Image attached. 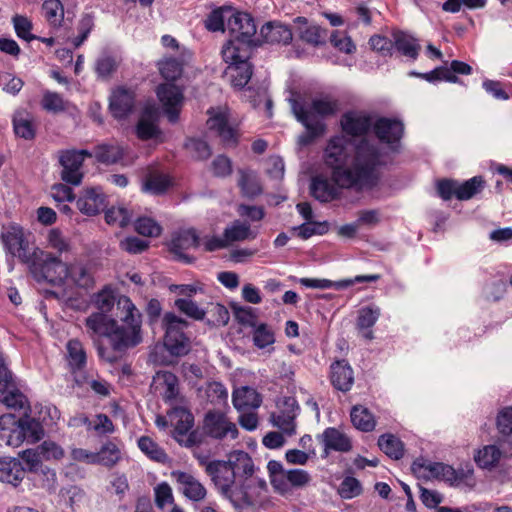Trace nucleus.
I'll use <instances>...</instances> for the list:
<instances>
[{"label":"nucleus","mask_w":512,"mask_h":512,"mask_svg":"<svg viewBox=\"0 0 512 512\" xmlns=\"http://www.w3.org/2000/svg\"><path fill=\"white\" fill-rule=\"evenodd\" d=\"M324 162L332 172V180L339 187L371 190L380 181L384 165L379 147L366 138L332 137L324 150Z\"/></svg>","instance_id":"1"},{"label":"nucleus","mask_w":512,"mask_h":512,"mask_svg":"<svg viewBox=\"0 0 512 512\" xmlns=\"http://www.w3.org/2000/svg\"><path fill=\"white\" fill-rule=\"evenodd\" d=\"M117 309L121 311L118 315L121 324L103 312H93L85 319L87 333L91 338L106 337L109 340L112 351L102 345L97 346L99 357L109 363L118 361L116 352H124L142 342V314L131 299L120 296Z\"/></svg>","instance_id":"2"},{"label":"nucleus","mask_w":512,"mask_h":512,"mask_svg":"<svg viewBox=\"0 0 512 512\" xmlns=\"http://www.w3.org/2000/svg\"><path fill=\"white\" fill-rule=\"evenodd\" d=\"M255 471L252 457L243 450H234L227 455L226 460H213L206 467V473L218 492L236 509L254 505L248 489Z\"/></svg>","instance_id":"3"},{"label":"nucleus","mask_w":512,"mask_h":512,"mask_svg":"<svg viewBox=\"0 0 512 512\" xmlns=\"http://www.w3.org/2000/svg\"><path fill=\"white\" fill-rule=\"evenodd\" d=\"M222 58L228 64L224 71L231 85L236 89L244 88L253 74V66L249 62L251 51L247 47L223 46Z\"/></svg>","instance_id":"4"},{"label":"nucleus","mask_w":512,"mask_h":512,"mask_svg":"<svg viewBox=\"0 0 512 512\" xmlns=\"http://www.w3.org/2000/svg\"><path fill=\"white\" fill-rule=\"evenodd\" d=\"M30 273L38 282L61 284L67 279V265L51 253L35 248L27 263Z\"/></svg>","instance_id":"5"},{"label":"nucleus","mask_w":512,"mask_h":512,"mask_svg":"<svg viewBox=\"0 0 512 512\" xmlns=\"http://www.w3.org/2000/svg\"><path fill=\"white\" fill-rule=\"evenodd\" d=\"M267 470L273 489L281 494H289L292 489L308 486L312 480L309 472L303 469H284L281 462L270 460Z\"/></svg>","instance_id":"6"},{"label":"nucleus","mask_w":512,"mask_h":512,"mask_svg":"<svg viewBox=\"0 0 512 512\" xmlns=\"http://www.w3.org/2000/svg\"><path fill=\"white\" fill-rule=\"evenodd\" d=\"M228 30L232 35L224 46L247 47L250 51L252 47L259 45V40L255 37L256 25L252 16L246 12H235L228 18Z\"/></svg>","instance_id":"7"},{"label":"nucleus","mask_w":512,"mask_h":512,"mask_svg":"<svg viewBox=\"0 0 512 512\" xmlns=\"http://www.w3.org/2000/svg\"><path fill=\"white\" fill-rule=\"evenodd\" d=\"M187 322L174 313H166L163 318L165 329L164 345L170 354L174 356L186 355L190 350V340L185 335L184 329Z\"/></svg>","instance_id":"8"},{"label":"nucleus","mask_w":512,"mask_h":512,"mask_svg":"<svg viewBox=\"0 0 512 512\" xmlns=\"http://www.w3.org/2000/svg\"><path fill=\"white\" fill-rule=\"evenodd\" d=\"M300 407L294 397L288 396L279 399L277 402V411L270 416L272 424L279 428L287 436L296 433V417Z\"/></svg>","instance_id":"9"},{"label":"nucleus","mask_w":512,"mask_h":512,"mask_svg":"<svg viewBox=\"0 0 512 512\" xmlns=\"http://www.w3.org/2000/svg\"><path fill=\"white\" fill-rule=\"evenodd\" d=\"M85 157H92V153L87 150H66L60 155V164L62 166L61 179L71 185H80L83 179L81 167Z\"/></svg>","instance_id":"10"},{"label":"nucleus","mask_w":512,"mask_h":512,"mask_svg":"<svg viewBox=\"0 0 512 512\" xmlns=\"http://www.w3.org/2000/svg\"><path fill=\"white\" fill-rule=\"evenodd\" d=\"M203 429L207 436L216 440H223L227 437L234 440L239 434L236 424L220 411L210 410L205 414Z\"/></svg>","instance_id":"11"},{"label":"nucleus","mask_w":512,"mask_h":512,"mask_svg":"<svg viewBox=\"0 0 512 512\" xmlns=\"http://www.w3.org/2000/svg\"><path fill=\"white\" fill-rule=\"evenodd\" d=\"M156 94L169 122L176 123L184 102L183 89L167 82L157 87Z\"/></svg>","instance_id":"12"},{"label":"nucleus","mask_w":512,"mask_h":512,"mask_svg":"<svg viewBox=\"0 0 512 512\" xmlns=\"http://www.w3.org/2000/svg\"><path fill=\"white\" fill-rule=\"evenodd\" d=\"M289 101L296 119L306 128V133L299 137V143L301 145H308L317 137L324 134L326 125L322 120L310 119L309 114L305 110V105L297 99L291 98Z\"/></svg>","instance_id":"13"},{"label":"nucleus","mask_w":512,"mask_h":512,"mask_svg":"<svg viewBox=\"0 0 512 512\" xmlns=\"http://www.w3.org/2000/svg\"><path fill=\"white\" fill-rule=\"evenodd\" d=\"M208 113V128L215 131L225 146L235 147L238 144L239 133L237 128L230 124L227 113L214 109H210Z\"/></svg>","instance_id":"14"},{"label":"nucleus","mask_w":512,"mask_h":512,"mask_svg":"<svg viewBox=\"0 0 512 512\" xmlns=\"http://www.w3.org/2000/svg\"><path fill=\"white\" fill-rule=\"evenodd\" d=\"M373 125L371 115L365 111L350 110L345 112L340 119L343 133L351 137L365 136L373 128Z\"/></svg>","instance_id":"15"},{"label":"nucleus","mask_w":512,"mask_h":512,"mask_svg":"<svg viewBox=\"0 0 512 512\" xmlns=\"http://www.w3.org/2000/svg\"><path fill=\"white\" fill-rule=\"evenodd\" d=\"M200 245V238L195 229H185L175 232L172 235L169 248L170 251L181 261L191 263L194 258L185 254L186 250L197 248Z\"/></svg>","instance_id":"16"},{"label":"nucleus","mask_w":512,"mask_h":512,"mask_svg":"<svg viewBox=\"0 0 512 512\" xmlns=\"http://www.w3.org/2000/svg\"><path fill=\"white\" fill-rule=\"evenodd\" d=\"M373 132L380 142L393 147L401 140L404 125L400 120L380 117L374 122Z\"/></svg>","instance_id":"17"},{"label":"nucleus","mask_w":512,"mask_h":512,"mask_svg":"<svg viewBox=\"0 0 512 512\" xmlns=\"http://www.w3.org/2000/svg\"><path fill=\"white\" fill-rule=\"evenodd\" d=\"M379 274H371V275H357L351 279H343L339 281H331L328 279H317V278H301L300 283L307 287L313 289H345L352 286L355 283H363V282H377L380 279Z\"/></svg>","instance_id":"18"},{"label":"nucleus","mask_w":512,"mask_h":512,"mask_svg":"<svg viewBox=\"0 0 512 512\" xmlns=\"http://www.w3.org/2000/svg\"><path fill=\"white\" fill-rule=\"evenodd\" d=\"M172 477L181 486L182 493L188 499L199 502L206 497V488L193 475L183 471H173Z\"/></svg>","instance_id":"19"},{"label":"nucleus","mask_w":512,"mask_h":512,"mask_svg":"<svg viewBox=\"0 0 512 512\" xmlns=\"http://www.w3.org/2000/svg\"><path fill=\"white\" fill-rule=\"evenodd\" d=\"M158 111L153 106H147L143 109L140 119L136 126V134L141 140H149L160 135L161 131L157 125Z\"/></svg>","instance_id":"20"},{"label":"nucleus","mask_w":512,"mask_h":512,"mask_svg":"<svg viewBox=\"0 0 512 512\" xmlns=\"http://www.w3.org/2000/svg\"><path fill=\"white\" fill-rule=\"evenodd\" d=\"M77 208L85 215H97L106 208L105 195L95 188L87 189L76 201Z\"/></svg>","instance_id":"21"},{"label":"nucleus","mask_w":512,"mask_h":512,"mask_svg":"<svg viewBox=\"0 0 512 512\" xmlns=\"http://www.w3.org/2000/svg\"><path fill=\"white\" fill-rule=\"evenodd\" d=\"M2 240L6 251L27 265L32 253L29 252L28 242L24 239L23 234L21 232L8 231L2 234Z\"/></svg>","instance_id":"22"},{"label":"nucleus","mask_w":512,"mask_h":512,"mask_svg":"<svg viewBox=\"0 0 512 512\" xmlns=\"http://www.w3.org/2000/svg\"><path fill=\"white\" fill-rule=\"evenodd\" d=\"M340 109L339 101L329 94H322L312 99L309 107L305 110L309 114V118L318 120L316 116L322 118L335 115Z\"/></svg>","instance_id":"23"},{"label":"nucleus","mask_w":512,"mask_h":512,"mask_svg":"<svg viewBox=\"0 0 512 512\" xmlns=\"http://www.w3.org/2000/svg\"><path fill=\"white\" fill-rule=\"evenodd\" d=\"M134 107V93L125 88L116 89L110 97L109 108L115 118L127 117Z\"/></svg>","instance_id":"24"},{"label":"nucleus","mask_w":512,"mask_h":512,"mask_svg":"<svg viewBox=\"0 0 512 512\" xmlns=\"http://www.w3.org/2000/svg\"><path fill=\"white\" fill-rule=\"evenodd\" d=\"M320 442L324 445L325 452L330 450L338 452H349L352 449L350 438L335 427L326 428L321 435L318 436Z\"/></svg>","instance_id":"25"},{"label":"nucleus","mask_w":512,"mask_h":512,"mask_svg":"<svg viewBox=\"0 0 512 512\" xmlns=\"http://www.w3.org/2000/svg\"><path fill=\"white\" fill-rule=\"evenodd\" d=\"M330 380L334 388L339 391H349L354 383V375L351 366L345 361H336L331 364Z\"/></svg>","instance_id":"26"},{"label":"nucleus","mask_w":512,"mask_h":512,"mask_svg":"<svg viewBox=\"0 0 512 512\" xmlns=\"http://www.w3.org/2000/svg\"><path fill=\"white\" fill-rule=\"evenodd\" d=\"M381 315V309L376 305L362 307L358 311L356 328L359 334L366 340L374 339L372 327L378 321Z\"/></svg>","instance_id":"27"},{"label":"nucleus","mask_w":512,"mask_h":512,"mask_svg":"<svg viewBox=\"0 0 512 512\" xmlns=\"http://www.w3.org/2000/svg\"><path fill=\"white\" fill-rule=\"evenodd\" d=\"M25 476V469L17 458H0V481L17 487Z\"/></svg>","instance_id":"28"},{"label":"nucleus","mask_w":512,"mask_h":512,"mask_svg":"<svg viewBox=\"0 0 512 512\" xmlns=\"http://www.w3.org/2000/svg\"><path fill=\"white\" fill-rule=\"evenodd\" d=\"M16 440L19 442L27 441L30 443L38 442L44 435L41 424L35 419H19L17 427L12 430Z\"/></svg>","instance_id":"29"},{"label":"nucleus","mask_w":512,"mask_h":512,"mask_svg":"<svg viewBox=\"0 0 512 512\" xmlns=\"http://www.w3.org/2000/svg\"><path fill=\"white\" fill-rule=\"evenodd\" d=\"M339 188L336 183H331L323 176L314 177L310 185L312 196L323 203L337 199L340 196Z\"/></svg>","instance_id":"30"},{"label":"nucleus","mask_w":512,"mask_h":512,"mask_svg":"<svg viewBox=\"0 0 512 512\" xmlns=\"http://www.w3.org/2000/svg\"><path fill=\"white\" fill-rule=\"evenodd\" d=\"M232 402L238 411L244 412L249 409L258 408L262 403V399L255 389L243 386L233 392Z\"/></svg>","instance_id":"31"},{"label":"nucleus","mask_w":512,"mask_h":512,"mask_svg":"<svg viewBox=\"0 0 512 512\" xmlns=\"http://www.w3.org/2000/svg\"><path fill=\"white\" fill-rule=\"evenodd\" d=\"M260 35L266 43L289 44L292 40V31L289 26L277 22L263 25Z\"/></svg>","instance_id":"32"},{"label":"nucleus","mask_w":512,"mask_h":512,"mask_svg":"<svg viewBox=\"0 0 512 512\" xmlns=\"http://www.w3.org/2000/svg\"><path fill=\"white\" fill-rule=\"evenodd\" d=\"M67 278L79 288L91 289L95 280L91 268L81 262L67 265Z\"/></svg>","instance_id":"33"},{"label":"nucleus","mask_w":512,"mask_h":512,"mask_svg":"<svg viewBox=\"0 0 512 512\" xmlns=\"http://www.w3.org/2000/svg\"><path fill=\"white\" fill-rule=\"evenodd\" d=\"M169 417L174 426L173 438L175 436H185L194 425L193 414L184 407H174Z\"/></svg>","instance_id":"34"},{"label":"nucleus","mask_w":512,"mask_h":512,"mask_svg":"<svg viewBox=\"0 0 512 512\" xmlns=\"http://www.w3.org/2000/svg\"><path fill=\"white\" fill-rule=\"evenodd\" d=\"M353 426L362 432H371L375 429L376 420L370 410L362 405H355L350 412Z\"/></svg>","instance_id":"35"},{"label":"nucleus","mask_w":512,"mask_h":512,"mask_svg":"<svg viewBox=\"0 0 512 512\" xmlns=\"http://www.w3.org/2000/svg\"><path fill=\"white\" fill-rule=\"evenodd\" d=\"M124 149L117 143H103L95 147L94 156L98 162L106 165L115 164L122 159Z\"/></svg>","instance_id":"36"},{"label":"nucleus","mask_w":512,"mask_h":512,"mask_svg":"<svg viewBox=\"0 0 512 512\" xmlns=\"http://www.w3.org/2000/svg\"><path fill=\"white\" fill-rule=\"evenodd\" d=\"M485 187V180L482 176H474L462 183L457 181L456 198L466 201L480 193Z\"/></svg>","instance_id":"37"},{"label":"nucleus","mask_w":512,"mask_h":512,"mask_svg":"<svg viewBox=\"0 0 512 512\" xmlns=\"http://www.w3.org/2000/svg\"><path fill=\"white\" fill-rule=\"evenodd\" d=\"M378 446L391 459L399 460L404 455L403 442L393 434L381 435L378 439Z\"/></svg>","instance_id":"38"},{"label":"nucleus","mask_w":512,"mask_h":512,"mask_svg":"<svg viewBox=\"0 0 512 512\" xmlns=\"http://www.w3.org/2000/svg\"><path fill=\"white\" fill-rule=\"evenodd\" d=\"M156 380L162 385L163 391L161 394L163 399L166 402L175 400L179 393L177 376L169 371H160L156 375Z\"/></svg>","instance_id":"39"},{"label":"nucleus","mask_w":512,"mask_h":512,"mask_svg":"<svg viewBox=\"0 0 512 512\" xmlns=\"http://www.w3.org/2000/svg\"><path fill=\"white\" fill-rule=\"evenodd\" d=\"M234 13L232 7L223 6L214 9L209 13L205 20V27L211 32H223L225 30V21L228 22L230 15Z\"/></svg>","instance_id":"40"},{"label":"nucleus","mask_w":512,"mask_h":512,"mask_svg":"<svg viewBox=\"0 0 512 512\" xmlns=\"http://www.w3.org/2000/svg\"><path fill=\"white\" fill-rule=\"evenodd\" d=\"M96 460V464L112 468L121 460V451L115 443L108 441L96 452Z\"/></svg>","instance_id":"41"},{"label":"nucleus","mask_w":512,"mask_h":512,"mask_svg":"<svg viewBox=\"0 0 512 512\" xmlns=\"http://www.w3.org/2000/svg\"><path fill=\"white\" fill-rule=\"evenodd\" d=\"M394 47L404 56L415 60L418 57L420 45L416 40L403 32H398L394 35Z\"/></svg>","instance_id":"42"},{"label":"nucleus","mask_w":512,"mask_h":512,"mask_svg":"<svg viewBox=\"0 0 512 512\" xmlns=\"http://www.w3.org/2000/svg\"><path fill=\"white\" fill-rule=\"evenodd\" d=\"M68 362L73 370H82L86 365V352L78 339H71L66 345Z\"/></svg>","instance_id":"43"},{"label":"nucleus","mask_w":512,"mask_h":512,"mask_svg":"<svg viewBox=\"0 0 512 512\" xmlns=\"http://www.w3.org/2000/svg\"><path fill=\"white\" fill-rule=\"evenodd\" d=\"M444 463L430 462L423 459H417L412 464V471L418 477L429 478H441Z\"/></svg>","instance_id":"44"},{"label":"nucleus","mask_w":512,"mask_h":512,"mask_svg":"<svg viewBox=\"0 0 512 512\" xmlns=\"http://www.w3.org/2000/svg\"><path fill=\"white\" fill-rule=\"evenodd\" d=\"M138 447L152 461L166 463L168 460L164 449L148 436H141L138 439Z\"/></svg>","instance_id":"45"},{"label":"nucleus","mask_w":512,"mask_h":512,"mask_svg":"<svg viewBox=\"0 0 512 512\" xmlns=\"http://www.w3.org/2000/svg\"><path fill=\"white\" fill-rule=\"evenodd\" d=\"M224 236L228 241V245L235 241H244L246 239L256 238V233L252 232L250 225L239 220L234 221L231 226L225 228Z\"/></svg>","instance_id":"46"},{"label":"nucleus","mask_w":512,"mask_h":512,"mask_svg":"<svg viewBox=\"0 0 512 512\" xmlns=\"http://www.w3.org/2000/svg\"><path fill=\"white\" fill-rule=\"evenodd\" d=\"M41 106L44 110L57 114L67 111L70 107V102L57 92L45 91L41 100Z\"/></svg>","instance_id":"47"},{"label":"nucleus","mask_w":512,"mask_h":512,"mask_svg":"<svg viewBox=\"0 0 512 512\" xmlns=\"http://www.w3.org/2000/svg\"><path fill=\"white\" fill-rule=\"evenodd\" d=\"M183 65V60L169 57L158 62V69L165 80L175 81L182 75Z\"/></svg>","instance_id":"48"},{"label":"nucleus","mask_w":512,"mask_h":512,"mask_svg":"<svg viewBox=\"0 0 512 512\" xmlns=\"http://www.w3.org/2000/svg\"><path fill=\"white\" fill-rule=\"evenodd\" d=\"M42 11L50 25H61L64 18V8L60 0H45L42 5Z\"/></svg>","instance_id":"49"},{"label":"nucleus","mask_w":512,"mask_h":512,"mask_svg":"<svg viewBox=\"0 0 512 512\" xmlns=\"http://www.w3.org/2000/svg\"><path fill=\"white\" fill-rule=\"evenodd\" d=\"M170 185V180L163 174H150L143 183V191L154 195H160L166 192Z\"/></svg>","instance_id":"50"},{"label":"nucleus","mask_w":512,"mask_h":512,"mask_svg":"<svg viewBox=\"0 0 512 512\" xmlns=\"http://www.w3.org/2000/svg\"><path fill=\"white\" fill-rule=\"evenodd\" d=\"M118 64L115 56L103 53L95 62V72L99 78L107 79L117 70Z\"/></svg>","instance_id":"51"},{"label":"nucleus","mask_w":512,"mask_h":512,"mask_svg":"<svg viewBox=\"0 0 512 512\" xmlns=\"http://www.w3.org/2000/svg\"><path fill=\"white\" fill-rule=\"evenodd\" d=\"M92 303L96 307V312H103L108 314L116 303V298L113 290L105 287L92 297Z\"/></svg>","instance_id":"52"},{"label":"nucleus","mask_w":512,"mask_h":512,"mask_svg":"<svg viewBox=\"0 0 512 512\" xmlns=\"http://www.w3.org/2000/svg\"><path fill=\"white\" fill-rule=\"evenodd\" d=\"M500 456L501 452L497 446L488 445L478 451L475 461L482 468H491L498 463Z\"/></svg>","instance_id":"53"},{"label":"nucleus","mask_w":512,"mask_h":512,"mask_svg":"<svg viewBox=\"0 0 512 512\" xmlns=\"http://www.w3.org/2000/svg\"><path fill=\"white\" fill-rule=\"evenodd\" d=\"M174 305L181 313L194 320H203L206 316V311L190 298L176 299Z\"/></svg>","instance_id":"54"},{"label":"nucleus","mask_w":512,"mask_h":512,"mask_svg":"<svg viewBox=\"0 0 512 512\" xmlns=\"http://www.w3.org/2000/svg\"><path fill=\"white\" fill-rule=\"evenodd\" d=\"M300 37L303 41L311 45H323L327 38V30L318 25H309L301 29Z\"/></svg>","instance_id":"55"},{"label":"nucleus","mask_w":512,"mask_h":512,"mask_svg":"<svg viewBox=\"0 0 512 512\" xmlns=\"http://www.w3.org/2000/svg\"><path fill=\"white\" fill-rule=\"evenodd\" d=\"M239 174L238 185L245 196L255 197L261 193V187L254 176L245 170H240Z\"/></svg>","instance_id":"56"},{"label":"nucleus","mask_w":512,"mask_h":512,"mask_svg":"<svg viewBox=\"0 0 512 512\" xmlns=\"http://www.w3.org/2000/svg\"><path fill=\"white\" fill-rule=\"evenodd\" d=\"M254 345L260 349H264L275 342L274 332L264 323L256 325L253 333Z\"/></svg>","instance_id":"57"},{"label":"nucleus","mask_w":512,"mask_h":512,"mask_svg":"<svg viewBox=\"0 0 512 512\" xmlns=\"http://www.w3.org/2000/svg\"><path fill=\"white\" fill-rule=\"evenodd\" d=\"M207 400L214 405H221L227 401L228 391L221 382H209L205 389Z\"/></svg>","instance_id":"58"},{"label":"nucleus","mask_w":512,"mask_h":512,"mask_svg":"<svg viewBox=\"0 0 512 512\" xmlns=\"http://www.w3.org/2000/svg\"><path fill=\"white\" fill-rule=\"evenodd\" d=\"M105 220L110 225L122 228L131 222V214L125 207H111L105 212Z\"/></svg>","instance_id":"59"},{"label":"nucleus","mask_w":512,"mask_h":512,"mask_svg":"<svg viewBox=\"0 0 512 512\" xmlns=\"http://www.w3.org/2000/svg\"><path fill=\"white\" fill-rule=\"evenodd\" d=\"M361 493V483L352 476L345 477L338 488V494L343 499H352L359 496Z\"/></svg>","instance_id":"60"},{"label":"nucleus","mask_w":512,"mask_h":512,"mask_svg":"<svg viewBox=\"0 0 512 512\" xmlns=\"http://www.w3.org/2000/svg\"><path fill=\"white\" fill-rule=\"evenodd\" d=\"M135 230L143 236L158 237L162 232V227L150 217H140L135 222Z\"/></svg>","instance_id":"61"},{"label":"nucleus","mask_w":512,"mask_h":512,"mask_svg":"<svg viewBox=\"0 0 512 512\" xmlns=\"http://www.w3.org/2000/svg\"><path fill=\"white\" fill-rule=\"evenodd\" d=\"M12 21H13L16 35L19 38H21L27 42H30V41L36 39V36L31 33L32 23L27 17L21 16V15H16L13 17Z\"/></svg>","instance_id":"62"},{"label":"nucleus","mask_w":512,"mask_h":512,"mask_svg":"<svg viewBox=\"0 0 512 512\" xmlns=\"http://www.w3.org/2000/svg\"><path fill=\"white\" fill-rule=\"evenodd\" d=\"M185 148L197 159H207L211 155V149L202 139L190 138L185 143Z\"/></svg>","instance_id":"63"},{"label":"nucleus","mask_w":512,"mask_h":512,"mask_svg":"<svg viewBox=\"0 0 512 512\" xmlns=\"http://www.w3.org/2000/svg\"><path fill=\"white\" fill-rule=\"evenodd\" d=\"M0 402L4 404L8 409L21 410L27 404V398L21 393L16 387L9 390V393L2 396Z\"/></svg>","instance_id":"64"}]
</instances>
